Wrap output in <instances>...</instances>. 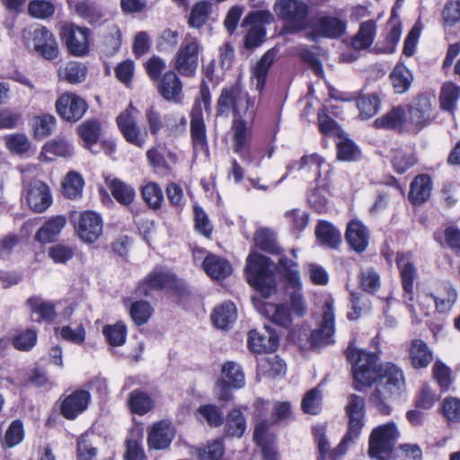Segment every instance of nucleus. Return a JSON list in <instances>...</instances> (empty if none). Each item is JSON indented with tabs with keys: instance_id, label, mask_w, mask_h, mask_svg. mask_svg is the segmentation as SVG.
<instances>
[{
	"instance_id": "nucleus-1",
	"label": "nucleus",
	"mask_w": 460,
	"mask_h": 460,
	"mask_svg": "<svg viewBox=\"0 0 460 460\" xmlns=\"http://www.w3.org/2000/svg\"><path fill=\"white\" fill-rule=\"evenodd\" d=\"M347 359L351 364L355 389L361 391L380 381L370 396V402L384 415L391 413L387 401L401 394L404 385L403 375L393 363L378 364V356L349 345L346 349Z\"/></svg>"
},
{
	"instance_id": "nucleus-2",
	"label": "nucleus",
	"mask_w": 460,
	"mask_h": 460,
	"mask_svg": "<svg viewBox=\"0 0 460 460\" xmlns=\"http://www.w3.org/2000/svg\"><path fill=\"white\" fill-rule=\"evenodd\" d=\"M257 106L256 98L249 94L238 79L221 89L217 100V115L232 114L234 117L233 126L240 120L246 124V119H253Z\"/></svg>"
},
{
	"instance_id": "nucleus-3",
	"label": "nucleus",
	"mask_w": 460,
	"mask_h": 460,
	"mask_svg": "<svg viewBox=\"0 0 460 460\" xmlns=\"http://www.w3.org/2000/svg\"><path fill=\"white\" fill-rule=\"evenodd\" d=\"M246 278L248 283L265 297L277 291L275 265L265 255L254 252L248 256Z\"/></svg>"
},
{
	"instance_id": "nucleus-4",
	"label": "nucleus",
	"mask_w": 460,
	"mask_h": 460,
	"mask_svg": "<svg viewBox=\"0 0 460 460\" xmlns=\"http://www.w3.org/2000/svg\"><path fill=\"white\" fill-rule=\"evenodd\" d=\"M273 10L279 19L286 22L283 31L295 33L305 30L308 24V5L300 0H278Z\"/></svg>"
},
{
	"instance_id": "nucleus-5",
	"label": "nucleus",
	"mask_w": 460,
	"mask_h": 460,
	"mask_svg": "<svg viewBox=\"0 0 460 460\" xmlns=\"http://www.w3.org/2000/svg\"><path fill=\"white\" fill-rule=\"evenodd\" d=\"M399 435L394 422H388L375 428L368 441L370 457L377 460H389Z\"/></svg>"
},
{
	"instance_id": "nucleus-6",
	"label": "nucleus",
	"mask_w": 460,
	"mask_h": 460,
	"mask_svg": "<svg viewBox=\"0 0 460 460\" xmlns=\"http://www.w3.org/2000/svg\"><path fill=\"white\" fill-rule=\"evenodd\" d=\"M346 413L349 417V429L341 440L336 453L345 455L349 444L357 439L365 425V400L357 394H350L346 405Z\"/></svg>"
},
{
	"instance_id": "nucleus-7",
	"label": "nucleus",
	"mask_w": 460,
	"mask_h": 460,
	"mask_svg": "<svg viewBox=\"0 0 460 460\" xmlns=\"http://www.w3.org/2000/svg\"><path fill=\"white\" fill-rule=\"evenodd\" d=\"M203 51L200 40L187 34L174 58V68L180 75L193 77L199 66V58Z\"/></svg>"
},
{
	"instance_id": "nucleus-8",
	"label": "nucleus",
	"mask_w": 460,
	"mask_h": 460,
	"mask_svg": "<svg viewBox=\"0 0 460 460\" xmlns=\"http://www.w3.org/2000/svg\"><path fill=\"white\" fill-rule=\"evenodd\" d=\"M138 110L132 103L122 111L116 119L118 128L125 140L139 148H142L147 138V132L143 131L137 125V117Z\"/></svg>"
},
{
	"instance_id": "nucleus-9",
	"label": "nucleus",
	"mask_w": 460,
	"mask_h": 460,
	"mask_svg": "<svg viewBox=\"0 0 460 460\" xmlns=\"http://www.w3.org/2000/svg\"><path fill=\"white\" fill-rule=\"evenodd\" d=\"M232 128L234 132V152L246 164L260 167L263 157L257 148H252L249 146L251 133L248 130L247 125L240 120L232 126Z\"/></svg>"
},
{
	"instance_id": "nucleus-10",
	"label": "nucleus",
	"mask_w": 460,
	"mask_h": 460,
	"mask_svg": "<svg viewBox=\"0 0 460 460\" xmlns=\"http://www.w3.org/2000/svg\"><path fill=\"white\" fill-rule=\"evenodd\" d=\"M335 314L333 300L328 298L323 306V316L319 328L314 330L310 335V343L313 348H322L334 342Z\"/></svg>"
},
{
	"instance_id": "nucleus-11",
	"label": "nucleus",
	"mask_w": 460,
	"mask_h": 460,
	"mask_svg": "<svg viewBox=\"0 0 460 460\" xmlns=\"http://www.w3.org/2000/svg\"><path fill=\"white\" fill-rule=\"evenodd\" d=\"M274 18L272 13L267 10H258L249 13L243 19L242 25H251L245 37V47L253 49L261 45L266 35L264 24H270Z\"/></svg>"
},
{
	"instance_id": "nucleus-12",
	"label": "nucleus",
	"mask_w": 460,
	"mask_h": 460,
	"mask_svg": "<svg viewBox=\"0 0 460 460\" xmlns=\"http://www.w3.org/2000/svg\"><path fill=\"white\" fill-rule=\"evenodd\" d=\"M61 39L70 54L84 57L89 52L90 30L75 24H66L61 29Z\"/></svg>"
},
{
	"instance_id": "nucleus-13",
	"label": "nucleus",
	"mask_w": 460,
	"mask_h": 460,
	"mask_svg": "<svg viewBox=\"0 0 460 460\" xmlns=\"http://www.w3.org/2000/svg\"><path fill=\"white\" fill-rule=\"evenodd\" d=\"M244 384V374L241 367L233 361L226 362L222 367V377L217 382L218 399L229 400L232 397L230 389H240Z\"/></svg>"
},
{
	"instance_id": "nucleus-14",
	"label": "nucleus",
	"mask_w": 460,
	"mask_h": 460,
	"mask_svg": "<svg viewBox=\"0 0 460 460\" xmlns=\"http://www.w3.org/2000/svg\"><path fill=\"white\" fill-rule=\"evenodd\" d=\"M75 231L81 240L93 243L98 240L102 233V219L101 216L93 211H84L75 222Z\"/></svg>"
},
{
	"instance_id": "nucleus-15",
	"label": "nucleus",
	"mask_w": 460,
	"mask_h": 460,
	"mask_svg": "<svg viewBox=\"0 0 460 460\" xmlns=\"http://www.w3.org/2000/svg\"><path fill=\"white\" fill-rule=\"evenodd\" d=\"M58 113L67 121L79 120L87 111L86 102L75 93L62 94L56 102Z\"/></svg>"
},
{
	"instance_id": "nucleus-16",
	"label": "nucleus",
	"mask_w": 460,
	"mask_h": 460,
	"mask_svg": "<svg viewBox=\"0 0 460 460\" xmlns=\"http://www.w3.org/2000/svg\"><path fill=\"white\" fill-rule=\"evenodd\" d=\"M247 344L250 350L254 353H270L277 349L279 337L272 329L264 325L261 331L249 332Z\"/></svg>"
},
{
	"instance_id": "nucleus-17",
	"label": "nucleus",
	"mask_w": 460,
	"mask_h": 460,
	"mask_svg": "<svg viewBox=\"0 0 460 460\" xmlns=\"http://www.w3.org/2000/svg\"><path fill=\"white\" fill-rule=\"evenodd\" d=\"M32 48L36 53L47 60L58 56V45L53 33L46 27H39L32 31Z\"/></svg>"
},
{
	"instance_id": "nucleus-18",
	"label": "nucleus",
	"mask_w": 460,
	"mask_h": 460,
	"mask_svg": "<svg viewBox=\"0 0 460 460\" xmlns=\"http://www.w3.org/2000/svg\"><path fill=\"white\" fill-rule=\"evenodd\" d=\"M175 276L161 267H156L151 271L138 288L145 296H150L152 290H160L165 288H175Z\"/></svg>"
},
{
	"instance_id": "nucleus-19",
	"label": "nucleus",
	"mask_w": 460,
	"mask_h": 460,
	"mask_svg": "<svg viewBox=\"0 0 460 460\" xmlns=\"http://www.w3.org/2000/svg\"><path fill=\"white\" fill-rule=\"evenodd\" d=\"M91 394L86 390H75L63 400L60 411L66 420H75L83 413L88 407Z\"/></svg>"
},
{
	"instance_id": "nucleus-20",
	"label": "nucleus",
	"mask_w": 460,
	"mask_h": 460,
	"mask_svg": "<svg viewBox=\"0 0 460 460\" xmlns=\"http://www.w3.org/2000/svg\"><path fill=\"white\" fill-rule=\"evenodd\" d=\"M175 436V430L172 423L161 420L153 424L150 428L147 444L149 448L162 450L167 448Z\"/></svg>"
},
{
	"instance_id": "nucleus-21",
	"label": "nucleus",
	"mask_w": 460,
	"mask_h": 460,
	"mask_svg": "<svg viewBox=\"0 0 460 460\" xmlns=\"http://www.w3.org/2000/svg\"><path fill=\"white\" fill-rule=\"evenodd\" d=\"M27 202L35 212L45 211L52 203L49 186L41 181H32L27 191Z\"/></svg>"
},
{
	"instance_id": "nucleus-22",
	"label": "nucleus",
	"mask_w": 460,
	"mask_h": 460,
	"mask_svg": "<svg viewBox=\"0 0 460 460\" xmlns=\"http://www.w3.org/2000/svg\"><path fill=\"white\" fill-rule=\"evenodd\" d=\"M345 239L352 250L363 252L368 246L369 231L360 220L353 219L348 223Z\"/></svg>"
},
{
	"instance_id": "nucleus-23",
	"label": "nucleus",
	"mask_w": 460,
	"mask_h": 460,
	"mask_svg": "<svg viewBox=\"0 0 460 460\" xmlns=\"http://www.w3.org/2000/svg\"><path fill=\"white\" fill-rule=\"evenodd\" d=\"M69 9L91 24L102 22L105 13L101 5L91 0H66Z\"/></svg>"
},
{
	"instance_id": "nucleus-24",
	"label": "nucleus",
	"mask_w": 460,
	"mask_h": 460,
	"mask_svg": "<svg viewBox=\"0 0 460 460\" xmlns=\"http://www.w3.org/2000/svg\"><path fill=\"white\" fill-rule=\"evenodd\" d=\"M431 119V102L427 96L417 97L409 107V121L420 130Z\"/></svg>"
},
{
	"instance_id": "nucleus-25",
	"label": "nucleus",
	"mask_w": 460,
	"mask_h": 460,
	"mask_svg": "<svg viewBox=\"0 0 460 460\" xmlns=\"http://www.w3.org/2000/svg\"><path fill=\"white\" fill-rule=\"evenodd\" d=\"M145 117L148 130L152 136H157L164 128L172 133L178 128L176 124L177 118L173 114H167L163 117L153 106L146 109Z\"/></svg>"
},
{
	"instance_id": "nucleus-26",
	"label": "nucleus",
	"mask_w": 460,
	"mask_h": 460,
	"mask_svg": "<svg viewBox=\"0 0 460 460\" xmlns=\"http://www.w3.org/2000/svg\"><path fill=\"white\" fill-rule=\"evenodd\" d=\"M276 54L277 51L274 49L268 50L252 68L251 80L259 95L264 90L268 72L275 60Z\"/></svg>"
},
{
	"instance_id": "nucleus-27",
	"label": "nucleus",
	"mask_w": 460,
	"mask_h": 460,
	"mask_svg": "<svg viewBox=\"0 0 460 460\" xmlns=\"http://www.w3.org/2000/svg\"><path fill=\"white\" fill-rule=\"evenodd\" d=\"M190 134L195 149H204L207 146L206 125L203 119L201 104L196 102L190 113Z\"/></svg>"
},
{
	"instance_id": "nucleus-28",
	"label": "nucleus",
	"mask_w": 460,
	"mask_h": 460,
	"mask_svg": "<svg viewBox=\"0 0 460 460\" xmlns=\"http://www.w3.org/2000/svg\"><path fill=\"white\" fill-rule=\"evenodd\" d=\"M397 266L400 270L402 288L409 296V300L413 298V286L417 270L410 253H398Z\"/></svg>"
},
{
	"instance_id": "nucleus-29",
	"label": "nucleus",
	"mask_w": 460,
	"mask_h": 460,
	"mask_svg": "<svg viewBox=\"0 0 460 460\" xmlns=\"http://www.w3.org/2000/svg\"><path fill=\"white\" fill-rule=\"evenodd\" d=\"M202 267L207 275L213 279H224L233 272L230 262L226 259L215 254L207 255Z\"/></svg>"
},
{
	"instance_id": "nucleus-30",
	"label": "nucleus",
	"mask_w": 460,
	"mask_h": 460,
	"mask_svg": "<svg viewBox=\"0 0 460 460\" xmlns=\"http://www.w3.org/2000/svg\"><path fill=\"white\" fill-rule=\"evenodd\" d=\"M279 267L285 290H290V288H303L298 264L296 261L286 256H281L279 260Z\"/></svg>"
},
{
	"instance_id": "nucleus-31",
	"label": "nucleus",
	"mask_w": 460,
	"mask_h": 460,
	"mask_svg": "<svg viewBox=\"0 0 460 460\" xmlns=\"http://www.w3.org/2000/svg\"><path fill=\"white\" fill-rule=\"evenodd\" d=\"M346 22L337 17L323 16L314 24L315 34L326 38H338L346 31Z\"/></svg>"
},
{
	"instance_id": "nucleus-32",
	"label": "nucleus",
	"mask_w": 460,
	"mask_h": 460,
	"mask_svg": "<svg viewBox=\"0 0 460 460\" xmlns=\"http://www.w3.org/2000/svg\"><path fill=\"white\" fill-rule=\"evenodd\" d=\"M409 357L414 368H425L431 363L433 353L426 342L421 340H413L411 343Z\"/></svg>"
},
{
	"instance_id": "nucleus-33",
	"label": "nucleus",
	"mask_w": 460,
	"mask_h": 460,
	"mask_svg": "<svg viewBox=\"0 0 460 460\" xmlns=\"http://www.w3.org/2000/svg\"><path fill=\"white\" fill-rule=\"evenodd\" d=\"M66 218L62 216L54 217L44 223L37 231L35 240L41 243H52L57 240L66 226Z\"/></svg>"
},
{
	"instance_id": "nucleus-34",
	"label": "nucleus",
	"mask_w": 460,
	"mask_h": 460,
	"mask_svg": "<svg viewBox=\"0 0 460 460\" xmlns=\"http://www.w3.org/2000/svg\"><path fill=\"white\" fill-rule=\"evenodd\" d=\"M432 181L427 174H420L414 178L411 183L409 199L414 205L424 203L430 196Z\"/></svg>"
},
{
	"instance_id": "nucleus-35",
	"label": "nucleus",
	"mask_w": 460,
	"mask_h": 460,
	"mask_svg": "<svg viewBox=\"0 0 460 460\" xmlns=\"http://www.w3.org/2000/svg\"><path fill=\"white\" fill-rule=\"evenodd\" d=\"M236 317V307L230 301H226L216 307L211 315L215 326L223 330L232 327Z\"/></svg>"
},
{
	"instance_id": "nucleus-36",
	"label": "nucleus",
	"mask_w": 460,
	"mask_h": 460,
	"mask_svg": "<svg viewBox=\"0 0 460 460\" xmlns=\"http://www.w3.org/2000/svg\"><path fill=\"white\" fill-rule=\"evenodd\" d=\"M128 406L132 413L143 416L154 408L155 402L147 393L135 389L128 394Z\"/></svg>"
},
{
	"instance_id": "nucleus-37",
	"label": "nucleus",
	"mask_w": 460,
	"mask_h": 460,
	"mask_svg": "<svg viewBox=\"0 0 460 460\" xmlns=\"http://www.w3.org/2000/svg\"><path fill=\"white\" fill-rule=\"evenodd\" d=\"M317 240L323 244L332 249H336L341 243V232L331 223L321 220L315 228Z\"/></svg>"
},
{
	"instance_id": "nucleus-38",
	"label": "nucleus",
	"mask_w": 460,
	"mask_h": 460,
	"mask_svg": "<svg viewBox=\"0 0 460 460\" xmlns=\"http://www.w3.org/2000/svg\"><path fill=\"white\" fill-rule=\"evenodd\" d=\"M73 153V146L67 140L54 139L43 146L40 159L42 161H52L55 156L70 157Z\"/></svg>"
},
{
	"instance_id": "nucleus-39",
	"label": "nucleus",
	"mask_w": 460,
	"mask_h": 460,
	"mask_svg": "<svg viewBox=\"0 0 460 460\" xmlns=\"http://www.w3.org/2000/svg\"><path fill=\"white\" fill-rule=\"evenodd\" d=\"M181 90V82L172 71L165 73L158 85L159 93L167 101L176 102Z\"/></svg>"
},
{
	"instance_id": "nucleus-40",
	"label": "nucleus",
	"mask_w": 460,
	"mask_h": 460,
	"mask_svg": "<svg viewBox=\"0 0 460 460\" xmlns=\"http://www.w3.org/2000/svg\"><path fill=\"white\" fill-rule=\"evenodd\" d=\"M376 33V24L373 20L363 22L358 31L352 38L351 45L355 49L361 50L368 49L374 42Z\"/></svg>"
},
{
	"instance_id": "nucleus-41",
	"label": "nucleus",
	"mask_w": 460,
	"mask_h": 460,
	"mask_svg": "<svg viewBox=\"0 0 460 460\" xmlns=\"http://www.w3.org/2000/svg\"><path fill=\"white\" fill-rule=\"evenodd\" d=\"M390 80L394 93L402 94L411 88L413 81V75L404 65L398 64L391 72Z\"/></svg>"
},
{
	"instance_id": "nucleus-42",
	"label": "nucleus",
	"mask_w": 460,
	"mask_h": 460,
	"mask_svg": "<svg viewBox=\"0 0 460 460\" xmlns=\"http://www.w3.org/2000/svg\"><path fill=\"white\" fill-rule=\"evenodd\" d=\"M261 312L277 325L288 328L292 324L291 314L283 305L265 304Z\"/></svg>"
},
{
	"instance_id": "nucleus-43",
	"label": "nucleus",
	"mask_w": 460,
	"mask_h": 460,
	"mask_svg": "<svg viewBox=\"0 0 460 460\" xmlns=\"http://www.w3.org/2000/svg\"><path fill=\"white\" fill-rule=\"evenodd\" d=\"M142 442L143 434L141 430H131L126 438L125 460H145L146 454Z\"/></svg>"
},
{
	"instance_id": "nucleus-44",
	"label": "nucleus",
	"mask_w": 460,
	"mask_h": 460,
	"mask_svg": "<svg viewBox=\"0 0 460 460\" xmlns=\"http://www.w3.org/2000/svg\"><path fill=\"white\" fill-rule=\"evenodd\" d=\"M225 430L231 437L241 438L244 434L246 420L240 408H234L227 413Z\"/></svg>"
},
{
	"instance_id": "nucleus-45",
	"label": "nucleus",
	"mask_w": 460,
	"mask_h": 460,
	"mask_svg": "<svg viewBox=\"0 0 460 460\" xmlns=\"http://www.w3.org/2000/svg\"><path fill=\"white\" fill-rule=\"evenodd\" d=\"M254 243L257 247L269 253L279 254L281 252L275 233L269 228L258 229L254 234Z\"/></svg>"
},
{
	"instance_id": "nucleus-46",
	"label": "nucleus",
	"mask_w": 460,
	"mask_h": 460,
	"mask_svg": "<svg viewBox=\"0 0 460 460\" xmlns=\"http://www.w3.org/2000/svg\"><path fill=\"white\" fill-rule=\"evenodd\" d=\"M404 120V109L401 106H396L382 117L376 119L374 121V126L376 128L394 129L401 127Z\"/></svg>"
},
{
	"instance_id": "nucleus-47",
	"label": "nucleus",
	"mask_w": 460,
	"mask_h": 460,
	"mask_svg": "<svg viewBox=\"0 0 460 460\" xmlns=\"http://www.w3.org/2000/svg\"><path fill=\"white\" fill-rule=\"evenodd\" d=\"M313 434H314V441L318 447L321 460H325L327 457H330L332 460H338L340 457L344 456V455L339 454L338 452L337 453L335 452L338 446L335 448H333L332 450L331 449V445H330L328 439L326 438L325 427H323V426L314 427L313 429Z\"/></svg>"
},
{
	"instance_id": "nucleus-48",
	"label": "nucleus",
	"mask_w": 460,
	"mask_h": 460,
	"mask_svg": "<svg viewBox=\"0 0 460 460\" xmlns=\"http://www.w3.org/2000/svg\"><path fill=\"white\" fill-rule=\"evenodd\" d=\"M329 167L330 165L325 163L323 157L316 154H312L301 157L298 170L312 172L314 179L317 181L322 176L323 171L329 172Z\"/></svg>"
},
{
	"instance_id": "nucleus-49",
	"label": "nucleus",
	"mask_w": 460,
	"mask_h": 460,
	"mask_svg": "<svg viewBox=\"0 0 460 460\" xmlns=\"http://www.w3.org/2000/svg\"><path fill=\"white\" fill-rule=\"evenodd\" d=\"M110 190L114 199L122 205H130L135 199V190L132 186L119 179H113L109 183Z\"/></svg>"
},
{
	"instance_id": "nucleus-50",
	"label": "nucleus",
	"mask_w": 460,
	"mask_h": 460,
	"mask_svg": "<svg viewBox=\"0 0 460 460\" xmlns=\"http://www.w3.org/2000/svg\"><path fill=\"white\" fill-rule=\"evenodd\" d=\"M196 414L199 420H204L210 427H219L224 423L222 409L212 403L200 405Z\"/></svg>"
},
{
	"instance_id": "nucleus-51",
	"label": "nucleus",
	"mask_w": 460,
	"mask_h": 460,
	"mask_svg": "<svg viewBox=\"0 0 460 460\" xmlns=\"http://www.w3.org/2000/svg\"><path fill=\"white\" fill-rule=\"evenodd\" d=\"M31 308L32 316L38 315L36 321L44 320L50 322L56 316L55 306L51 302H46L39 297H31L27 301Z\"/></svg>"
},
{
	"instance_id": "nucleus-52",
	"label": "nucleus",
	"mask_w": 460,
	"mask_h": 460,
	"mask_svg": "<svg viewBox=\"0 0 460 460\" xmlns=\"http://www.w3.org/2000/svg\"><path fill=\"white\" fill-rule=\"evenodd\" d=\"M259 371L270 377H275L285 374L286 364L277 355H270L258 363Z\"/></svg>"
},
{
	"instance_id": "nucleus-53",
	"label": "nucleus",
	"mask_w": 460,
	"mask_h": 460,
	"mask_svg": "<svg viewBox=\"0 0 460 460\" xmlns=\"http://www.w3.org/2000/svg\"><path fill=\"white\" fill-rule=\"evenodd\" d=\"M302 289L303 288H290V290H286L288 297V310L290 314L299 318L304 317L307 313V305Z\"/></svg>"
},
{
	"instance_id": "nucleus-54",
	"label": "nucleus",
	"mask_w": 460,
	"mask_h": 460,
	"mask_svg": "<svg viewBox=\"0 0 460 460\" xmlns=\"http://www.w3.org/2000/svg\"><path fill=\"white\" fill-rule=\"evenodd\" d=\"M86 66L79 62H68L66 66L59 69V77L70 84H78L83 82L86 77Z\"/></svg>"
},
{
	"instance_id": "nucleus-55",
	"label": "nucleus",
	"mask_w": 460,
	"mask_h": 460,
	"mask_svg": "<svg viewBox=\"0 0 460 460\" xmlns=\"http://www.w3.org/2000/svg\"><path fill=\"white\" fill-rule=\"evenodd\" d=\"M460 97V88L453 83L443 84L440 93V106L442 110L453 112Z\"/></svg>"
},
{
	"instance_id": "nucleus-56",
	"label": "nucleus",
	"mask_w": 460,
	"mask_h": 460,
	"mask_svg": "<svg viewBox=\"0 0 460 460\" xmlns=\"http://www.w3.org/2000/svg\"><path fill=\"white\" fill-rule=\"evenodd\" d=\"M456 299L457 293L450 283H444L441 292L434 296L436 307L441 313L449 311L456 304Z\"/></svg>"
},
{
	"instance_id": "nucleus-57",
	"label": "nucleus",
	"mask_w": 460,
	"mask_h": 460,
	"mask_svg": "<svg viewBox=\"0 0 460 460\" xmlns=\"http://www.w3.org/2000/svg\"><path fill=\"white\" fill-rule=\"evenodd\" d=\"M102 333L111 346H121L127 338V326L119 321L115 324H108L103 327Z\"/></svg>"
},
{
	"instance_id": "nucleus-58",
	"label": "nucleus",
	"mask_w": 460,
	"mask_h": 460,
	"mask_svg": "<svg viewBox=\"0 0 460 460\" xmlns=\"http://www.w3.org/2000/svg\"><path fill=\"white\" fill-rule=\"evenodd\" d=\"M357 106L359 110V116L367 119L375 116L380 108V100L376 94L361 95L357 100Z\"/></svg>"
},
{
	"instance_id": "nucleus-59",
	"label": "nucleus",
	"mask_w": 460,
	"mask_h": 460,
	"mask_svg": "<svg viewBox=\"0 0 460 460\" xmlns=\"http://www.w3.org/2000/svg\"><path fill=\"white\" fill-rule=\"evenodd\" d=\"M56 126V119L50 114H42L32 119L35 138L42 139L51 134Z\"/></svg>"
},
{
	"instance_id": "nucleus-60",
	"label": "nucleus",
	"mask_w": 460,
	"mask_h": 460,
	"mask_svg": "<svg viewBox=\"0 0 460 460\" xmlns=\"http://www.w3.org/2000/svg\"><path fill=\"white\" fill-rule=\"evenodd\" d=\"M84 181L81 174L76 172H69L62 183L63 193L68 199H75L80 196Z\"/></svg>"
},
{
	"instance_id": "nucleus-61",
	"label": "nucleus",
	"mask_w": 460,
	"mask_h": 460,
	"mask_svg": "<svg viewBox=\"0 0 460 460\" xmlns=\"http://www.w3.org/2000/svg\"><path fill=\"white\" fill-rule=\"evenodd\" d=\"M141 195L150 208L156 209L162 206L164 194L157 183L150 181L144 185L141 189Z\"/></svg>"
},
{
	"instance_id": "nucleus-62",
	"label": "nucleus",
	"mask_w": 460,
	"mask_h": 460,
	"mask_svg": "<svg viewBox=\"0 0 460 460\" xmlns=\"http://www.w3.org/2000/svg\"><path fill=\"white\" fill-rule=\"evenodd\" d=\"M211 5L208 2L197 3L190 11L189 25L192 28H201L208 19Z\"/></svg>"
},
{
	"instance_id": "nucleus-63",
	"label": "nucleus",
	"mask_w": 460,
	"mask_h": 460,
	"mask_svg": "<svg viewBox=\"0 0 460 460\" xmlns=\"http://www.w3.org/2000/svg\"><path fill=\"white\" fill-rule=\"evenodd\" d=\"M285 218L295 234H299L309 223V214L299 208L287 211Z\"/></svg>"
},
{
	"instance_id": "nucleus-64",
	"label": "nucleus",
	"mask_w": 460,
	"mask_h": 460,
	"mask_svg": "<svg viewBox=\"0 0 460 460\" xmlns=\"http://www.w3.org/2000/svg\"><path fill=\"white\" fill-rule=\"evenodd\" d=\"M225 447L222 439L208 442L206 447L199 451V460H223Z\"/></svg>"
}]
</instances>
